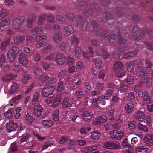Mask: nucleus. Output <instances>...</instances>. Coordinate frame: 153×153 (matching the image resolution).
<instances>
[{"label": "nucleus", "mask_w": 153, "mask_h": 153, "mask_svg": "<svg viewBox=\"0 0 153 153\" xmlns=\"http://www.w3.org/2000/svg\"><path fill=\"white\" fill-rule=\"evenodd\" d=\"M132 31L134 33L133 38L137 42H140L141 43L140 45L143 46L145 45L147 49L150 51H153V43H149L146 41L141 42V40L145 38V35L143 32L139 30L137 26H134L133 28Z\"/></svg>", "instance_id": "obj_1"}, {"label": "nucleus", "mask_w": 153, "mask_h": 153, "mask_svg": "<svg viewBox=\"0 0 153 153\" xmlns=\"http://www.w3.org/2000/svg\"><path fill=\"white\" fill-rule=\"evenodd\" d=\"M19 49L18 47L13 46L10 48L7 53V57L10 62L13 61L17 55L18 53Z\"/></svg>", "instance_id": "obj_2"}, {"label": "nucleus", "mask_w": 153, "mask_h": 153, "mask_svg": "<svg viewBox=\"0 0 153 153\" xmlns=\"http://www.w3.org/2000/svg\"><path fill=\"white\" fill-rule=\"evenodd\" d=\"M110 137L117 140H120L124 135L123 131L119 130H114L110 131Z\"/></svg>", "instance_id": "obj_3"}, {"label": "nucleus", "mask_w": 153, "mask_h": 153, "mask_svg": "<svg viewBox=\"0 0 153 153\" xmlns=\"http://www.w3.org/2000/svg\"><path fill=\"white\" fill-rule=\"evenodd\" d=\"M54 61L56 63L59 65H63L66 61L65 56L62 53H57L55 56Z\"/></svg>", "instance_id": "obj_4"}, {"label": "nucleus", "mask_w": 153, "mask_h": 153, "mask_svg": "<svg viewBox=\"0 0 153 153\" xmlns=\"http://www.w3.org/2000/svg\"><path fill=\"white\" fill-rule=\"evenodd\" d=\"M103 147L106 149H114L119 148L120 145L117 142H114L108 141L104 143Z\"/></svg>", "instance_id": "obj_5"}, {"label": "nucleus", "mask_w": 153, "mask_h": 153, "mask_svg": "<svg viewBox=\"0 0 153 153\" xmlns=\"http://www.w3.org/2000/svg\"><path fill=\"white\" fill-rule=\"evenodd\" d=\"M55 89V87L53 86L45 87L42 91V95L45 97H47L53 92Z\"/></svg>", "instance_id": "obj_6"}, {"label": "nucleus", "mask_w": 153, "mask_h": 153, "mask_svg": "<svg viewBox=\"0 0 153 153\" xmlns=\"http://www.w3.org/2000/svg\"><path fill=\"white\" fill-rule=\"evenodd\" d=\"M118 118L117 121L119 124H121L123 123V120H127V117L124 114H122L120 115L119 112H116L114 116L110 119V120H114Z\"/></svg>", "instance_id": "obj_7"}, {"label": "nucleus", "mask_w": 153, "mask_h": 153, "mask_svg": "<svg viewBox=\"0 0 153 153\" xmlns=\"http://www.w3.org/2000/svg\"><path fill=\"white\" fill-rule=\"evenodd\" d=\"M16 77V74L9 73L4 75L1 78V80L4 82H7L10 80H14Z\"/></svg>", "instance_id": "obj_8"}, {"label": "nucleus", "mask_w": 153, "mask_h": 153, "mask_svg": "<svg viewBox=\"0 0 153 153\" xmlns=\"http://www.w3.org/2000/svg\"><path fill=\"white\" fill-rule=\"evenodd\" d=\"M18 60L19 63L24 67H27L28 65L29 62L27 57L23 53H21L19 55Z\"/></svg>", "instance_id": "obj_9"}, {"label": "nucleus", "mask_w": 153, "mask_h": 153, "mask_svg": "<svg viewBox=\"0 0 153 153\" xmlns=\"http://www.w3.org/2000/svg\"><path fill=\"white\" fill-rule=\"evenodd\" d=\"M124 68V67L123 63L119 61H117L113 65L112 70L113 71L116 73L123 71Z\"/></svg>", "instance_id": "obj_10"}, {"label": "nucleus", "mask_w": 153, "mask_h": 153, "mask_svg": "<svg viewBox=\"0 0 153 153\" xmlns=\"http://www.w3.org/2000/svg\"><path fill=\"white\" fill-rule=\"evenodd\" d=\"M18 127L17 124L13 121H10L6 124V128L8 132L10 133L16 130Z\"/></svg>", "instance_id": "obj_11"}, {"label": "nucleus", "mask_w": 153, "mask_h": 153, "mask_svg": "<svg viewBox=\"0 0 153 153\" xmlns=\"http://www.w3.org/2000/svg\"><path fill=\"white\" fill-rule=\"evenodd\" d=\"M44 109L42 105L37 104L33 108V114L36 117H39L42 114Z\"/></svg>", "instance_id": "obj_12"}, {"label": "nucleus", "mask_w": 153, "mask_h": 153, "mask_svg": "<svg viewBox=\"0 0 153 153\" xmlns=\"http://www.w3.org/2000/svg\"><path fill=\"white\" fill-rule=\"evenodd\" d=\"M144 142L147 146L153 145V135L149 134L146 135L144 137Z\"/></svg>", "instance_id": "obj_13"}, {"label": "nucleus", "mask_w": 153, "mask_h": 153, "mask_svg": "<svg viewBox=\"0 0 153 153\" xmlns=\"http://www.w3.org/2000/svg\"><path fill=\"white\" fill-rule=\"evenodd\" d=\"M139 81L141 83H145V85L146 87H149L152 85V79L150 77L147 76L144 78L140 79Z\"/></svg>", "instance_id": "obj_14"}, {"label": "nucleus", "mask_w": 153, "mask_h": 153, "mask_svg": "<svg viewBox=\"0 0 153 153\" xmlns=\"http://www.w3.org/2000/svg\"><path fill=\"white\" fill-rule=\"evenodd\" d=\"M19 85L18 83L15 82H13L9 90V94L10 95H13L18 90Z\"/></svg>", "instance_id": "obj_15"}, {"label": "nucleus", "mask_w": 153, "mask_h": 153, "mask_svg": "<svg viewBox=\"0 0 153 153\" xmlns=\"http://www.w3.org/2000/svg\"><path fill=\"white\" fill-rule=\"evenodd\" d=\"M107 120V118L105 116H102L99 117L93 121V124L95 125H98L100 123L105 122Z\"/></svg>", "instance_id": "obj_16"}, {"label": "nucleus", "mask_w": 153, "mask_h": 153, "mask_svg": "<svg viewBox=\"0 0 153 153\" xmlns=\"http://www.w3.org/2000/svg\"><path fill=\"white\" fill-rule=\"evenodd\" d=\"M44 29L40 27H37L33 28L30 31V33L32 35H35L42 33Z\"/></svg>", "instance_id": "obj_17"}, {"label": "nucleus", "mask_w": 153, "mask_h": 153, "mask_svg": "<svg viewBox=\"0 0 153 153\" xmlns=\"http://www.w3.org/2000/svg\"><path fill=\"white\" fill-rule=\"evenodd\" d=\"M134 117L139 121H142L145 118V115L142 111H138L134 114Z\"/></svg>", "instance_id": "obj_18"}, {"label": "nucleus", "mask_w": 153, "mask_h": 153, "mask_svg": "<svg viewBox=\"0 0 153 153\" xmlns=\"http://www.w3.org/2000/svg\"><path fill=\"white\" fill-rule=\"evenodd\" d=\"M21 24L20 21L19 19H15L12 22V27L14 29L18 30L20 28Z\"/></svg>", "instance_id": "obj_19"}, {"label": "nucleus", "mask_w": 153, "mask_h": 153, "mask_svg": "<svg viewBox=\"0 0 153 153\" xmlns=\"http://www.w3.org/2000/svg\"><path fill=\"white\" fill-rule=\"evenodd\" d=\"M36 18V17L35 15L30 14L29 16L28 19L26 21L27 26L29 27H31L33 21L35 20Z\"/></svg>", "instance_id": "obj_20"}, {"label": "nucleus", "mask_w": 153, "mask_h": 153, "mask_svg": "<svg viewBox=\"0 0 153 153\" xmlns=\"http://www.w3.org/2000/svg\"><path fill=\"white\" fill-rule=\"evenodd\" d=\"M62 97V95L60 94H58L56 95L53 103V106L54 107H57L59 104Z\"/></svg>", "instance_id": "obj_21"}, {"label": "nucleus", "mask_w": 153, "mask_h": 153, "mask_svg": "<svg viewBox=\"0 0 153 153\" xmlns=\"http://www.w3.org/2000/svg\"><path fill=\"white\" fill-rule=\"evenodd\" d=\"M82 115L83 117L84 120L87 121H89L93 116V115L91 113L88 111L83 112L82 114Z\"/></svg>", "instance_id": "obj_22"}, {"label": "nucleus", "mask_w": 153, "mask_h": 153, "mask_svg": "<svg viewBox=\"0 0 153 153\" xmlns=\"http://www.w3.org/2000/svg\"><path fill=\"white\" fill-rule=\"evenodd\" d=\"M53 40L56 43H58L61 42L62 39L61 34L60 32L55 33L52 37Z\"/></svg>", "instance_id": "obj_23"}, {"label": "nucleus", "mask_w": 153, "mask_h": 153, "mask_svg": "<svg viewBox=\"0 0 153 153\" xmlns=\"http://www.w3.org/2000/svg\"><path fill=\"white\" fill-rule=\"evenodd\" d=\"M18 148L16 143L13 142L12 143L9 149L8 153H15L18 150Z\"/></svg>", "instance_id": "obj_24"}, {"label": "nucleus", "mask_w": 153, "mask_h": 153, "mask_svg": "<svg viewBox=\"0 0 153 153\" xmlns=\"http://www.w3.org/2000/svg\"><path fill=\"white\" fill-rule=\"evenodd\" d=\"M134 105L131 102H129L125 106V109L126 112L128 114H130L131 112L134 108Z\"/></svg>", "instance_id": "obj_25"}, {"label": "nucleus", "mask_w": 153, "mask_h": 153, "mask_svg": "<svg viewBox=\"0 0 153 153\" xmlns=\"http://www.w3.org/2000/svg\"><path fill=\"white\" fill-rule=\"evenodd\" d=\"M143 102L146 104H149L153 102L152 100L151 99L150 96L147 93H146L144 94Z\"/></svg>", "instance_id": "obj_26"}, {"label": "nucleus", "mask_w": 153, "mask_h": 153, "mask_svg": "<svg viewBox=\"0 0 153 153\" xmlns=\"http://www.w3.org/2000/svg\"><path fill=\"white\" fill-rule=\"evenodd\" d=\"M63 28L65 32L68 35L72 34L74 32L73 28L70 25L65 26Z\"/></svg>", "instance_id": "obj_27"}, {"label": "nucleus", "mask_w": 153, "mask_h": 153, "mask_svg": "<svg viewBox=\"0 0 153 153\" xmlns=\"http://www.w3.org/2000/svg\"><path fill=\"white\" fill-rule=\"evenodd\" d=\"M135 151L137 153H146L147 149L144 147L143 146H139L135 149Z\"/></svg>", "instance_id": "obj_28"}, {"label": "nucleus", "mask_w": 153, "mask_h": 153, "mask_svg": "<svg viewBox=\"0 0 153 153\" xmlns=\"http://www.w3.org/2000/svg\"><path fill=\"white\" fill-rule=\"evenodd\" d=\"M13 109H11L8 110L4 114V115L5 118L10 119L12 118L14 112Z\"/></svg>", "instance_id": "obj_29"}, {"label": "nucleus", "mask_w": 153, "mask_h": 153, "mask_svg": "<svg viewBox=\"0 0 153 153\" xmlns=\"http://www.w3.org/2000/svg\"><path fill=\"white\" fill-rule=\"evenodd\" d=\"M25 39L23 36H17L14 38V42L15 44H18Z\"/></svg>", "instance_id": "obj_30"}, {"label": "nucleus", "mask_w": 153, "mask_h": 153, "mask_svg": "<svg viewBox=\"0 0 153 153\" xmlns=\"http://www.w3.org/2000/svg\"><path fill=\"white\" fill-rule=\"evenodd\" d=\"M71 45L73 46H76L79 43V40L75 36L71 37Z\"/></svg>", "instance_id": "obj_31"}, {"label": "nucleus", "mask_w": 153, "mask_h": 153, "mask_svg": "<svg viewBox=\"0 0 153 153\" xmlns=\"http://www.w3.org/2000/svg\"><path fill=\"white\" fill-rule=\"evenodd\" d=\"M101 135V134L100 132L94 131L92 133L91 135V137L93 139L98 140L99 138Z\"/></svg>", "instance_id": "obj_32"}, {"label": "nucleus", "mask_w": 153, "mask_h": 153, "mask_svg": "<svg viewBox=\"0 0 153 153\" xmlns=\"http://www.w3.org/2000/svg\"><path fill=\"white\" fill-rule=\"evenodd\" d=\"M10 43V40L9 39H5L1 44L0 49L3 50L5 49L6 47L9 45Z\"/></svg>", "instance_id": "obj_33"}, {"label": "nucleus", "mask_w": 153, "mask_h": 153, "mask_svg": "<svg viewBox=\"0 0 153 153\" xmlns=\"http://www.w3.org/2000/svg\"><path fill=\"white\" fill-rule=\"evenodd\" d=\"M32 77V76L30 74H25L23 76L22 79V82L24 84L26 83Z\"/></svg>", "instance_id": "obj_34"}, {"label": "nucleus", "mask_w": 153, "mask_h": 153, "mask_svg": "<svg viewBox=\"0 0 153 153\" xmlns=\"http://www.w3.org/2000/svg\"><path fill=\"white\" fill-rule=\"evenodd\" d=\"M146 68L144 67L142 68L138 73L137 75L141 78L143 77L146 75Z\"/></svg>", "instance_id": "obj_35"}, {"label": "nucleus", "mask_w": 153, "mask_h": 153, "mask_svg": "<svg viewBox=\"0 0 153 153\" xmlns=\"http://www.w3.org/2000/svg\"><path fill=\"white\" fill-rule=\"evenodd\" d=\"M93 61L95 66L98 68L99 69L102 68V62L99 59H93Z\"/></svg>", "instance_id": "obj_36"}, {"label": "nucleus", "mask_w": 153, "mask_h": 153, "mask_svg": "<svg viewBox=\"0 0 153 153\" xmlns=\"http://www.w3.org/2000/svg\"><path fill=\"white\" fill-rule=\"evenodd\" d=\"M33 117L30 115L28 113L25 115V120L26 122L28 124H30L33 121Z\"/></svg>", "instance_id": "obj_37"}, {"label": "nucleus", "mask_w": 153, "mask_h": 153, "mask_svg": "<svg viewBox=\"0 0 153 153\" xmlns=\"http://www.w3.org/2000/svg\"><path fill=\"white\" fill-rule=\"evenodd\" d=\"M127 69L128 71L131 72L134 70V63L132 62L127 64Z\"/></svg>", "instance_id": "obj_38"}, {"label": "nucleus", "mask_w": 153, "mask_h": 153, "mask_svg": "<svg viewBox=\"0 0 153 153\" xmlns=\"http://www.w3.org/2000/svg\"><path fill=\"white\" fill-rule=\"evenodd\" d=\"M46 15L44 14H42L39 16L37 21L38 25H39L42 24L43 21L46 19Z\"/></svg>", "instance_id": "obj_39"}, {"label": "nucleus", "mask_w": 153, "mask_h": 153, "mask_svg": "<svg viewBox=\"0 0 153 153\" xmlns=\"http://www.w3.org/2000/svg\"><path fill=\"white\" fill-rule=\"evenodd\" d=\"M134 79L131 76H129L127 79L125 80V83L128 84H131L134 82Z\"/></svg>", "instance_id": "obj_40"}, {"label": "nucleus", "mask_w": 153, "mask_h": 153, "mask_svg": "<svg viewBox=\"0 0 153 153\" xmlns=\"http://www.w3.org/2000/svg\"><path fill=\"white\" fill-rule=\"evenodd\" d=\"M69 104V99L68 97L64 98L61 102L62 107L65 108L68 106Z\"/></svg>", "instance_id": "obj_41"}, {"label": "nucleus", "mask_w": 153, "mask_h": 153, "mask_svg": "<svg viewBox=\"0 0 153 153\" xmlns=\"http://www.w3.org/2000/svg\"><path fill=\"white\" fill-rule=\"evenodd\" d=\"M53 142L51 141H47L45 142L44 144L42 146V150H43L47 149L49 146L51 145H53Z\"/></svg>", "instance_id": "obj_42"}, {"label": "nucleus", "mask_w": 153, "mask_h": 153, "mask_svg": "<svg viewBox=\"0 0 153 153\" xmlns=\"http://www.w3.org/2000/svg\"><path fill=\"white\" fill-rule=\"evenodd\" d=\"M13 70L16 73H19L23 71V68L20 65H14L13 68Z\"/></svg>", "instance_id": "obj_43"}, {"label": "nucleus", "mask_w": 153, "mask_h": 153, "mask_svg": "<svg viewBox=\"0 0 153 153\" xmlns=\"http://www.w3.org/2000/svg\"><path fill=\"white\" fill-rule=\"evenodd\" d=\"M42 123L44 126L46 127H50L52 126L53 124V122L50 120H43Z\"/></svg>", "instance_id": "obj_44"}, {"label": "nucleus", "mask_w": 153, "mask_h": 153, "mask_svg": "<svg viewBox=\"0 0 153 153\" xmlns=\"http://www.w3.org/2000/svg\"><path fill=\"white\" fill-rule=\"evenodd\" d=\"M52 116L55 121H58L59 117V110H55L53 113Z\"/></svg>", "instance_id": "obj_45"}, {"label": "nucleus", "mask_w": 153, "mask_h": 153, "mask_svg": "<svg viewBox=\"0 0 153 153\" xmlns=\"http://www.w3.org/2000/svg\"><path fill=\"white\" fill-rule=\"evenodd\" d=\"M22 97V95H17L15 97H13L11 99L12 102L14 103H17L19 100Z\"/></svg>", "instance_id": "obj_46"}, {"label": "nucleus", "mask_w": 153, "mask_h": 153, "mask_svg": "<svg viewBox=\"0 0 153 153\" xmlns=\"http://www.w3.org/2000/svg\"><path fill=\"white\" fill-rule=\"evenodd\" d=\"M10 22V20L9 18L4 19L1 22V25L4 27L9 25Z\"/></svg>", "instance_id": "obj_47"}, {"label": "nucleus", "mask_w": 153, "mask_h": 153, "mask_svg": "<svg viewBox=\"0 0 153 153\" xmlns=\"http://www.w3.org/2000/svg\"><path fill=\"white\" fill-rule=\"evenodd\" d=\"M138 128L143 131L147 132L148 131V128L145 125H143L140 123H139L138 124Z\"/></svg>", "instance_id": "obj_48"}, {"label": "nucleus", "mask_w": 153, "mask_h": 153, "mask_svg": "<svg viewBox=\"0 0 153 153\" xmlns=\"http://www.w3.org/2000/svg\"><path fill=\"white\" fill-rule=\"evenodd\" d=\"M47 20L48 22L54 23L55 22L54 16L51 14H48L47 17Z\"/></svg>", "instance_id": "obj_49"}, {"label": "nucleus", "mask_w": 153, "mask_h": 153, "mask_svg": "<svg viewBox=\"0 0 153 153\" xmlns=\"http://www.w3.org/2000/svg\"><path fill=\"white\" fill-rule=\"evenodd\" d=\"M47 44V42L42 41L38 43L35 45V47L37 49H39L41 47H43Z\"/></svg>", "instance_id": "obj_50"}, {"label": "nucleus", "mask_w": 153, "mask_h": 153, "mask_svg": "<svg viewBox=\"0 0 153 153\" xmlns=\"http://www.w3.org/2000/svg\"><path fill=\"white\" fill-rule=\"evenodd\" d=\"M120 88L121 90L124 91L128 89V87L127 85L124 83L121 82L120 83Z\"/></svg>", "instance_id": "obj_51"}, {"label": "nucleus", "mask_w": 153, "mask_h": 153, "mask_svg": "<svg viewBox=\"0 0 153 153\" xmlns=\"http://www.w3.org/2000/svg\"><path fill=\"white\" fill-rule=\"evenodd\" d=\"M81 49L80 47H77L75 48L74 52L75 53V56L76 58H79V56L81 52Z\"/></svg>", "instance_id": "obj_52"}, {"label": "nucleus", "mask_w": 153, "mask_h": 153, "mask_svg": "<svg viewBox=\"0 0 153 153\" xmlns=\"http://www.w3.org/2000/svg\"><path fill=\"white\" fill-rule=\"evenodd\" d=\"M117 72L115 73V76L118 78H121L126 75L127 72L126 71H123L120 73Z\"/></svg>", "instance_id": "obj_53"}, {"label": "nucleus", "mask_w": 153, "mask_h": 153, "mask_svg": "<svg viewBox=\"0 0 153 153\" xmlns=\"http://www.w3.org/2000/svg\"><path fill=\"white\" fill-rule=\"evenodd\" d=\"M57 81V79L56 77H53L51 78L49 81L46 82L45 85H48L50 84L55 83Z\"/></svg>", "instance_id": "obj_54"}, {"label": "nucleus", "mask_w": 153, "mask_h": 153, "mask_svg": "<svg viewBox=\"0 0 153 153\" xmlns=\"http://www.w3.org/2000/svg\"><path fill=\"white\" fill-rule=\"evenodd\" d=\"M82 20V18L81 16H78L76 20V24L75 25V27L76 28H77L81 24Z\"/></svg>", "instance_id": "obj_55"}, {"label": "nucleus", "mask_w": 153, "mask_h": 153, "mask_svg": "<svg viewBox=\"0 0 153 153\" xmlns=\"http://www.w3.org/2000/svg\"><path fill=\"white\" fill-rule=\"evenodd\" d=\"M122 145L123 147H127L128 148H130L131 145L129 144L128 141V139H125L122 141Z\"/></svg>", "instance_id": "obj_56"}, {"label": "nucleus", "mask_w": 153, "mask_h": 153, "mask_svg": "<svg viewBox=\"0 0 153 153\" xmlns=\"http://www.w3.org/2000/svg\"><path fill=\"white\" fill-rule=\"evenodd\" d=\"M74 63V60L72 57H69L67 58L66 64L67 65L70 66L72 65Z\"/></svg>", "instance_id": "obj_57"}, {"label": "nucleus", "mask_w": 153, "mask_h": 153, "mask_svg": "<svg viewBox=\"0 0 153 153\" xmlns=\"http://www.w3.org/2000/svg\"><path fill=\"white\" fill-rule=\"evenodd\" d=\"M21 108L18 107L16 108V114L15 115V118L16 119H19L20 117L21 114L20 112L21 111Z\"/></svg>", "instance_id": "obj_58"}, {"label": "nucleus", "mask_w": 153, "mask_h": 153, "mask_svg": "<svg viewBox=\"0 0 153 153\" xmlns=\"http://www.w3.org/2000/svg\"><path fill=\"white\" fill-rule=\"evenodd\" d=\"M59 48L62 51H65L68 48L66 43L64 42H62L59 45Z\"/></svg>", "instance_id": "obj_59"}, {"label": "nucleus", "mask_w": 153, "mask_h": 153, "mask_svg": "<svg viewBox=\"0 0 153 153\" xmlns=\"http://www.w3.org/2000/svg\"><path fill=\"white\" fill-rule=\"evenodd\" d=\"M39 96V95L38 93H35L32 100V102L33 104H35L38 102Z\"/></svg>", "instance_id": "obj_60"}, {"label": "nucleus", "mask_w": 153, "mask_h": 153, "mask_svg": "<svg viewBox=\"0 0 153 153\" xmlns=\"http://www.w3.org/2000/svg\"><path fill=\"white\" fill-rule=\"evenodd\" d=\"M136 122L133 121H131L128 123V127L131 129H133L135 128Z\"/></svg>", "instance_id": "obj_61"}, {"label": "nucleus", "mask_w": 153, "mask_h": 153, "mask_svg": "<svg viewBox=\"0 0 153 153\" xmlns=\"http://www.w3.org/2000/svg\"><path fill=\"white\" fill-rule=\"evenodd\" d=\"M104 88V84L100 82H98L97 84V89L100 91L102 90Z\"/></svg>", "instance_id": "obj_62"}, {"label": "nucleus", "mask_w": 153, "mask_h": 153, "mask_svg": "<svg viewBox=\"0 0 153 153\" xmlns=\"http://www.w3.org/2000/svg\"><path fill=\"white\" fill-rule=\"evenodd\" d=\"M84 67V65L83 63L80 61H78L76 63L75 68L76 69H83Z\"/></svg>", "instance_id": "obj_63"}, {"label": "nucleus", "mask_w": 153, "mask_h": 153, "mask_svg": "<svg viewBox=\"0 0 153 153\" xmlns=\"http://www.w3.org/2000/svg\"><path fill=\"white\" fill-rule=\"evenodd\" d=\"M145 66L147 68H151L153 66L152 64L148 60H146L145 61Z\"/></svg>", "instance_id": "obj_64"}]
</instances>
